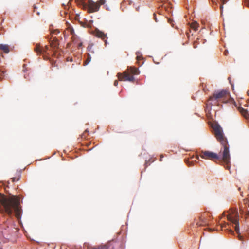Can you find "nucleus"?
I'll use <instances>...</instances> for the list:
<instances>
[{
    "label": "nucleus",
    "instance_id": "f257e3e1",
    "mask_svg": "<svg viewBox=\"0 0 249 249\" xmlns=\"http://www.w3.org/2000/svg\"><path fill=\"white\" fill-rule=\"evenodd\" d=\"M0 210L2 213H5L9 216L12 215L14 212L16 217L19 219L22 212L19 198L15 195L7 197L0 193Z\"/></svg>",
    "mask_w": 249,
    "mask_h": 249
},
{
    "label": "nucleus",
    "instance_id": "f03ea898",
    "mask_svg": "<svg viewBox=\"0 0 249 249\" xmlns=\"http://www.w3.org/2000/svg\"><path fill=\"white\" fill-rule=\"evenodd\" d=\"M213 128L215 136L222 146L223 151L221 152L222 153V160L227 164L230 162L231 158L229 146L227 139L224 136L222 129L220 126L216 125Z\"/></svg>",
    "mask_w": 249,
    "mask_h": 249
},
{
    "label": "nucleus",
    "instance_id": "7ed1b4c3",
    "mask_svg": "<svg viewBox=\"0 0 249 249\" xmlns=\"http://www.w3.org/2000/svg\"><path fill=\"white\" fill-rule=\"evenodd\" d=\"M223 149H221L219 154L214 153L210 151L202 150L200 151L199 155L196 156V159H199V157L202 159L210 160L214 161L215 160H219V161L224 166L225 168L228 170L230 168V162L228 163H225L222 160V153Z\"/></svg>",
    "mask_w": 249,
    "mask_h": 249
},
{
    "label": "nucleus",
    "instance_id": "20e7f679",
    "mask_svg": "<svg viewBox=\"0 0 249 249\" xmlns=\"http://www.w3.org/2000/svg\"><path fill=\"white\" fill-rule=\"evenodd\" d=\"M140 71L138 68L134 67H130L123 73H118L117 76L120 81H128L133 82L135 80L132 75H138Z\"/></svg>",
    "mask_w": 249,
    "mask_h": 249
},
{
    "label": "nucleus",
    "instance_id": "39448f33",
    "mask_svg": "<svg viewBox=\"0 0 249 249\" xmlns=\"http://www.w3.org/2000/svg\"><path fill=\"white\" fill-rule=\"evenodd\" d=\"M229 96V92L225 90L215 91L213 95L209 97L208 103L211 105H216L218 102L227 98Z\"/></svg>",
    "mask_w": 249,
    "mask_h": 249
},
{
    "label": "nucleus",
    "instance_id": "423d86ee",
    "mask_svg": "<svg viewBox=\"0 0 249 249\" xmlns=\"http://www.w3.org/2000/svg\"><path fill=\"white\" fill-rule=\"evenodd\" d=\"M87 12L89 13H94L98 12L101 5L106 3V0H99L96 2H94L92 0H87Z\"/></svg>",
    "mask_w": 249,
    "mask_h": 249
},
{
    "label": "nucleus",
    "instance_id": "0eeeda50",
    "mask_svg": "<svg viewBox=\"0 0 249 249\" xmlns=\"http://www.w3.org/2000/svg\"><path fill=\"white\" fill-rule=\"evenodd\" d=\"M227 219L234 225V230L236 233L238 234L239 233V227L238 213L236 211H234L232 214H229L227 216Z\"/></svg>",
    "mask_w": 249,
    "mask_h": 249
},
{
    "label": "nucleus",
    "instance_id": "6e6552de",
    "mask_svg": "<svg viewBox=\"0 0 249 249\" xmlns=\"http://www.w3.org/2000/svg\"><path fill=\"white\" fill-rule=\"evenodd\" d=\"M48 50L49 46H45L44 47H42L39 44H36L34 48V51L37 55L49 54V53H47Z\"/></svg>",
    "mask_w": 249,
    "mask_h": 249
},
{
    "label": "nucleus",
    "instance_id": "1a4fd4ad",
    "mask_svg": "<svg viewBox=\"0 0 249 249\" xmlns=\"http://www.w3.org/2000/svg\"><path fill=\"white\" fill-rule=\"evenodd\" d=\"M94 36L98 38L102 39L105 42V45L106 46L107 44V35L104 32L100 31L98 29H96L94 33Z\"/></svg>",
    "mask_w": 249,
    "mask_h": 249
},
{
    "label": "nucleus",
    "instance_id": "9d476101",
    "mask_svg": "<svg viewBox=\"0 0 249 249\" xmlns=\"http://www.w3.org/2000/svg\"><path fill=\"white\" fill-rule=\"evenodd\" d=\"M59 45V41L56 37H54L53 40L50 42L51 47L54 50L58 49Z\"/></svg>",
    "mask_w": 249,
    "mask_h": 249
},
{
    "label": "nucleus",
    "instance_id": "9b49d317",
    "mask_svg": "<svg viewBox=\"0 0 249 249\" xmlns=\"http://www.w3.org/2000/svg\"><path fill=\"white\" fill-rule=\"evenodd\" d=\"M75 1L79 6L82 7L84 9H86L87 8V0H75Z\"/></svg>",
    "mask_w": 249,
    "mask_h": 249
},
{
    "label": "nucleus",
    "instance_id": "f8f14e48",
    "mask_svg": "<svg viewBox=\"0 0 249 249\" xmlns=\"http://www.w3.org/2000/svg\"><path fill=\"white\" fill-rule=\"evenodd\" d=\"M0 50H2L4 53H8L9 52V46L6 44H0Z\"/></svg>",
    "mask_w": 249,
    "mask_h": 249
},
{
    "label": "nucleus",
    "instance_id": "ddd939ff",
    "mask_svg": "<svg viewBox=\"0 0 249 249\" xmlns=\"http://www.w3.org/2000/svg\"><path fill=\"white\" fill-rule=\"evenodd\" d=\"M198 24L196 22H193L190 25V27L194 29L195 31L198 29Z\"/></svg>",
    "mask_w": 249,
    "mask_h": 249
},
{
    "label": "nucleus",
    "instance_id": "4468645a",
    "mask_svg": "<svg viewBox=\"0 0 249 249\" xmlns=\"http://www.w3.org/2000/svg\"><path fill=\"white\" fill-rule=\"evenodd\" d=\"M239 110L243 116H244L245 118H247L248 111L246 109H245L243 108H240L239 109Z\"/></svg>",
    "mask_w": 249,
    "mask_h": 249
},
{
    "label": "nucleus",
    "instance_id": "2eb2a0df",
    "mask_svg": "<svg viewBox=\"0 0 249 249\" xmlns=\"http://www.w3.org/2000/svg\"><path fill=\"white\" fill-rule=\"evenodd\" d=\"M222 4L220 5V10L221 12H222L223 9V5L226 3L227 2V0H220Z\"/></svg>",
    "mask_w": 249,
    "mask_h": 249
},
{
    "label": "nucleus",
    "instance_id": "dca6fc26",
    "mask_svg": "<svg viewBox=\"0 0 249 249\" xmlns=\"http://www.w3.org/2000/svg\"><path fill=\"white\" fill-rule=\"evenodd\" d=\"M59 33H60L59 30L56 29V30H54L53 31H52L51 32V34H52V36H53V35H57V34H59Z\"/></svg>",
    "mask_w": 249,
    "mask_h": 249
},
{
    "label": "nucleus",
    "instance_id": "f3484780",
    "mask_svg": "<svg viewBox=\"0 0 249 249\" xmlns=\"http://www.w3.org/2000/svg\"><path fill=\"white\" fill-rule=\"evenodd\" d=\"M69 31L70 32L71 35L73 36L74 34V29L72 28H70L68 29Z\"/></svg>",
    "mask_w": 249,
    "mask_h": 249
},
{
    "label": "nucleus",
    "instance_id": "a211bd4d",
    "mask_svg": "<svg viewBox=\"0 0 249 249\" xmlns=\"http://www.w3.org/2000/svg\"><path fill=\"white\" fill-rule=\"evenodd\" d=\"M168 22L171 24L172 26L173 27L174 26V21L172 19H170V18H169L168 19Z\"/></svg>",
    "mask_w": 249,
    "mask_h": 249
},
{
    "label": "nucleus",
    "instance_id": "6ab92c4d",
    "mask_svg": "<svg viewBox=\"0 0 249 249\" xmlns=\"http://www.w3.org/2000/svg\"><path fill=\"white\" fill-rule=\"evenodd\" d=\"M19 179V178H16L15 177H13L11 178V180L12 182H15L16 181H18Z\"/></svg>",
    "mask_w": 249,
    "mask_h": 249
},
{
    "label": "nucleus",
    "instance_id": "aec40b11",
    "mask_svg": "<svg viewBox=\"0 0 249 249\" xmlns=\"http://www.w3.org/2000/svg\"><path fill=\"white\" fill-rule=\"evenodd\" d=\"M244 4L247 6L249 7V0H244Z\"/></svg>",
    "mask_w": 249,
    "mask_h": 249
},
{
    "label": "nucleus",
    "instance_id": "412c9836",
    "mask_svg": "<svg viewBox=\"0 0 249 249\" xmlns=\"http://www.w3.org/2000/svg\"><path fill=\"white\" fill-rule=\"evenodd\" d=\"M118 84V82L117 80H115L114 82V85L115 86H117Z\"/></svg>",
    "mask_w": 249,
    "mask_h": 249
},
{
    "label": "nucleus",
    "instance_id": "4be33fe9",
    "mask_svg": "<svg viewBox=\"0 0 249 249\" xmlns=\"http://www.w3.org/2000/svg\"><path fill=\"white\" fill-rule=\"evenodd\" d=\"M197 225L198 226H202V225H203V223H197Z\"/></svg>",
    "mask_w": 249,
    "mask_h": 249
},
{
    "label": "nucleus",
    "instance_id": "5701e85b",
    "mask_svg": "<svg viewBox=\"0 0 249 249\" xmlns=\"http://www.w3.org/2000/svg\"><path fill=\"white\" fill-rule=\"evenodd\" d=\"M228 53V52L227 51H225L224 52V54L226 55Z\"/></svg>",
    "mask_w": 249,
    "mask_h": 249
},
{
    "label": "nucleus",
    "instance_id": "b1692460",
    "mask_svg": "<svg viewBox=\"0 0 249 249\" xmlns=\"http://www.w3.org/2000/svg\"><path fill=\"white\" fill-rule=\"evenodd\" d=\"M34 8L35 9H36V8H37V7H36V5H34Z\"/></svg>",
    "mask_w": 249,
    "mask_h": 249
},
{
    "label": "nucleus",
    "instance_id": "393cba45",
    "mask_svg": "<svg viewBox=\"0 0 249 249\" xmlns=\"http://www.w3.org/2000/svg\"><path fill=\"white\" fill-rule=\"evenodd\" d=\"M162 157H161V158H160V161H161V160H162Z\"/></svg>",
    "mask_w": 249,
    "mask_h": 249
},
{
    "label": "nucleus",
    "instance_id": "a878e982",
    "mask_svg": "<svg viewBox=\"0 0 249 249\" xmlns=\"http://www.w3.org/2000/svg\"><path fill=\"white\" fill-rule=\"evenodd\" d=\"M230 232H231V233H233V231L232 230H231V231H230Z\"/></svg>",
    "mask_w": 249,
    "mask_h": 249
},
{
    "label": "nucleus",
    "instance_id": "bb28decb",
    "mask_svg": "<svg viewBox=\"0 0 249 249\" xmlns=\"http://www.w3.org/2000/svg\"><path fill=\"white\" fill-rule=\"evenodd\" d=\"M37 14L38 15H39V12H37Z\"/></svg>",
    "mask_w": 249,
    "mask_h": 249
}]
</instances>
